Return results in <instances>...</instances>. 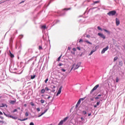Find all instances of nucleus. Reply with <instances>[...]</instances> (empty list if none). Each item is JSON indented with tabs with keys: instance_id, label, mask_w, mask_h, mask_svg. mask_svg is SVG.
<instances>
[{
	"instance_id": "f257e3e1",
	"label": "nucleus",
	"mask_w": 125,
	"mask_h": 125,
	"mask_svg": "<svg viewBox=\"0 0 125 125\" xmlns=\"http://www.w3.org/2000/svg\"><path fill=\"white\" fill-rule=\"evenodd\" d=\"M116 13H117L116 11H111L107 13V15H109V16H114V15H116Z\"/></svg>"
},
{
	"instance_id": "f03ea898",
	"label": "nucleus",
	"mask_w": 125,
	"mask_h": 125,
	"mask_svg": "<svg viewBox=\"0 0 125 125\" xmlns=\"http://www.w3.org/2000/svg\"><path fill=\"white\" fill-rule=\"evenodd\" d=\"M98 87H99V84H97L96 86H95L94 88L91 90L90 92V94H92V93L94 92V91L96 90Z\"/></svg>"
},
{
	"instance_id": "7ed1b4c3",
	"label": "nucleus",
	"mask_w": 125,
	"mask_h": 125,
	"mask_svg": "<svg viewBox=\"0 0 125 125\" xmlns=\"http://www.w3.org/2000/svg\"><path fill=\"white\" fill-rule=\"evenodd\" d=\"M81 62L77 63V64L75 65V67L73 69L74 71H75V70H77V69H79V67L81 66Z\"/></svg>"
},
{
	"instance_id": "20e7f679",
	"label": "nucleus",
	"mask_w": 125,
	"mask_h": 125,
	"mask_svg": "<svg viewBox=\"0 0 125 125\" xmlns=\"http://www.w3.org/2000/svg\"><path fill=\"white\" fill-rule=\"evenodd\" d=\"M109 49V46H107L105 48H104L101 52L102 54L105 53V51H107Z\"/></svg>"
},
{
	"instance_id": "39448f33",
	"label": "nucleus",
	"mask_w": 125,
	"mask_h": 125,
	"mask_svg": "<svg viewBox=\"0 0 125 125\" xmlns=\"http://www.w3.org/2000/svg\"><path fill=\"white\" fill-rule=\"evenodd\" d=\"M98 35L101 37V38H102V39H104V40H105V39H106V37H105L104 34L102 33H99L98 34Z\"/></svg>"
},
{
	"instance_id": "423d86ee",
	"label": "nucleus",
	"mask_w": 125,
	"mask_h": 125,
	"mask_svg": "<svg viewBox=\"0 0 125 125\" xmlns=\"http://www.w3.org/2000/svg\"><path fill=\"white\" fill-rule=\"evenodd\" d=\"M62 88H63V86H61L60 87V88H59V90H58V92L57 93V96H58V95H59V94H60V93H61V91L62 90Z\"/></svg>"
},
{
	"instance_id": "0eeeda50",
	"label": "nucleus",
	"mask_w": 125,
	"mask_h": 125,
	"mask_svg": "<svg viewBox=\"0 0 125 125\" xmlns=\"http://www.w3.org/2000/svg\"><path fill=\"white\" fill-rule=\"evenodd\" d=\"M116 26H119V25H120V20H119L118 18L116 19Z\"/></svg>"
},
{
	"instance_id": "6e6552de",
	"label": "nucleus",
	"mask_w": 125,
	"mask_h": 125,
	"mask_svg": "<svg viewBox=\"0 0 125 125\" xmlns=\"http://www.w3.org/2000/svg\"><path fill=\"white\" fill-rule=\"evenodd\" d=\"M0 107L3 108V107H6V108H7V104H0Z\"/></svg>"
},
{
	"instance_id": "1a4fd4ad",
	"label": "nucleus",
	"mask_w": 125,
	"mask_h": 125,
	"mask_svg": "<svg viewBox=\"0 0 125 125\" xmlns=\"http://www.w3.org/2000/svg\"><path fill=\"white\" fill-rule=\"evenodd\" d=\"M47 110H48V109H46V110H44V112L41 114V115L38 116L39 118H40V117H42V115H44V114H45V113L47 112Z\"/></svg>"
},
{
	"instance_id": "9d476101",
	"label": "nucleus",
	"mask_w": 125,
	"mask_h": 125,
	"mask_svg": "<svg viewBox=\"0 0 125 125\" xmlns=\"http://www.w3.org/2000/svg\"><path fill=\"white\" fill-rule=\"evenodd\" d=\"M10 118H11V119H13L14 120H17V117H13L12 115H10L9 117Z\"/></svg>"
},
{
	"instance_id": "9b49d317",
	"label": "nucleus",
	"mask_w": 125,
	"mask_h": 125,
	"mask_svg": "<svg viewBox=\"0 0 125 125\" xmlns=\"http://www.w3.org/2000/svg\"><path fill=\"white\" fill-rule=\"evenodd\" d=\"M27 120H28V118H24L23 119H19L18 120L19 121H21V122H23L24 121H27Z\"/></svg>"
},
{
	"instance_id": "f8f14e48",
	"label": "nucleus",
	"mask_w": 125,
	"mask_h": 125,
	"mask_svg": "<svg viewBox=\"0 0 125 125\" xmlns=\"http://www.w3.org/2000/svg\"><path fill=\"white\" fill-rule=\"evenodd\" d=\"M68 119H69V117H66L64 118L63 119V120H62V121H63V122L64 123H65V122H66V121H67V120H68Z\"/></svg>"
},
{
	"instance_id": "ddd939ff",
	"label": "nucleus",
	"mask_w": 125,
	"mask_h": 125,
	"mask_svg": "<svg viewBox=\"0 0 125 125\" xmlns=\"http://www.w3.org/2000/svg\"><path fill=\"white\" fill-rule=\"evenodd\" d=\"M40 92H41V93L43 94V93H44V92H45V90L44 89H42L41 90Z\"/></svg>"
},
{
	"instance_id": "4468645a",
	"label": "nucleus",
	"mask_w": 125,
	"mask_h": 125,
	"mask_svg": "<svg viewBox=\"0 0 125 125\" xmlns=\"http://www.w3.org/2000/svg\"><path fill=\"white\" fill-rule=\"evenodd\" d=\"M16 103V101H10L9 102V103H10L11 104H14Z\"/></svg>"
},
{
	"instance_id": "2eb2a0df",
	"label": "nucleus",
	"mask_w": 125,
	"mask_h": 125,
	"mask_svg": "<svg viewBox=\"0 0 125 125\" xmlns=\"http://www.w3.org/2000/svg\"><path fill=\"white\" fill-rule=\"evenodd\" d=\"M84 42H86V43H88L89 44H92V43L89 42L88 41H84Z\"/></svg>"
},
{
	"instance_id": "dca6fc26",
	"label": "nucleus",
	"mask_w": 125,
	"mask_h": 125,
	"mask_svg": "<svg viewBox=\"0 0 125 125\" xmlns=\"http://www.w3.org/2000/svg\"><path fill=\"white\" fill-rule=\"evenodd\" d=\"M64 124V122H63L62 120L59 123L58 125H62Z\"/></svg>"
},
{
	"instance_id": "f3484780",
	"label": "nucleus",
	"mask_w": 125,
	"mask_h": 125,
	"mask_svg": "<svg viewBox=\"0 0 125 125\" xmlns=\"http://www.w3.org/2000/svg\"><path fill=\"white\" fill-rule=\"evenodd\" d=\"M10 56L11 58H13L14 57V55L11 53V52L10 51Z\"/></svg>"
},
{
	"instance_id": "a211bd4d",
	"label": "nucleus",
	"mask_w": 125,
	"mask_h": 125,
	"mask_svg": "<svg viewBox=\"0 0 125 125\" xmlns=\"http://www.w3.org/2000/svg\"><path fill=\"white\" fill-rule=\"evenodd\" d=\"M75 66H76V63L73 64V65H72V68L70 70V72L71 71H72V70H73V69H74V68H75Z\"/></svg>"
},
{
	"instance_id": "6ab92c4d",
	"label": "nucleus",
	"mask_w": 125,
	"mask_h": 125,
	"mask_svg": "<svg viewBox=\"0 0 125 125\" xmlns=\"http://www.w3.org/2000/svg\"><path fill=\"white\" fill-rule=\"evenodd\" d=\"M61 57H62V55H61L58 58L57 60L58 62H59V61H60V59H61Z\"/></svg>"
},
{
	"instance_id": "aec40b11",
	"label": "nucleus",
	"mask_w": 125,
	"mask_h": 125,
	"mask_svg": "<svg viewBox=\"0 0 125 125\" xmlns=\"http://www.w3.org/2000/svg\"><path fill=\"white\" fill-rule=\"evenodd\" d=\"M119 58H118V57H115L114 58V60H113V61L114 62H115V61H117V60H118Z\"/></svg>"
},
{
	"instance_id": "412c9836",
	"label": "nucleus",
	"mask_w": 125,
	"mask_h": 125,
	"mask_svg": "<svg viewBox=\"0 0 125 125\" xmlns=\"http://www.w3.org/2000/svg\"><path fill=\"white\" fill-rule=\"evenodd\" d=\"M103 30H104V32H106V33H107V34H110V31H108V30H107L105 29H104Z\"/></svg>"
},
{
	"instance_id": "4be33fe9",
	"label": "nucleus",
	"mask_w": 125,
	"mask_h": 125,
	"mask_svg": "<svg viewBox=\"0 0 125 125\" xmlns=\"http://www.w3.org/2000/svg\"><path fill=\"white\" fill-rule=\"evenodd\" d=\"M99 2H100L99 1H95L93 2V4H96V3H99Z\"/></svg>"
},
{
	"instance_id": "5701e85b",
	"label": "nucleus",
	"mask_w": 125,
	"mask_h": 125,
	"mask_svg": "<svg viewBox=\"0 0 125 125\" xmlns=\"http://www.w3.org/2000/svg\"><path fill=\"white\" fill-rule=\"evenodd\" d=\"M36 78V75L31 76V80H33V79H35Z\"/></svg>"
},
{
	"instance_id": "b1692460",
	"label": "nucleus",
	"mask_w": 125,
	"mask_h": 125,
	"mask_svg": "<svg viewBox=\"0 0 125 125\" xmlns=\"http://www.w3.org/2000/svg\"><path fill=\"white\" fill-rule=\"evenodd\" d=\"M40 102L42 103V104H43V103H44V100L42 99L41 100Z\"/></svg>"
},
{
	"instance_id": "393cba45",
	"label": "nucleus",
	"mask_w": 125,
	"mask_h": 125,
	"mask_svg": "<svg viewBox=\"0 0 125 125\" xmlns=\"http://www.w3.org/2000/svg\"><path fill=\"white\" fill-rule=\"evenodd\" d=\"M3 114L4 115V116H5L6 117H8V118H9V116H10V115H7V114H5L4 112H3Z\"/></svg>"
},
{
	"instance_id": "a878e982",
	"label": "nucleus",
	"mask_w": 125,
	"mask_h": 125,
	"mask_svg": "<svg viewBox=\"0 0 125 125\" xmlns=\"http://www.w3.org/2000/svg\"><path fill=\"white\" fill-rule=\"evenodd\" d=\"M44 90L45 91L46 90V91H48V90H49V88H48L47 87H46Z\"/></svg>"
},
{
	"instance_id": "bb28decb",
	"label": "nucleus",
	"mask_w": 125,
	"mask_h": 125,
	"mask_svg": "<svg viewBox=\"0 0 125 125\" xmlns=\"http://www.w3.org/2000/svg\"><path fill=\"white\" fill-rule=\"evenodd\" d=\"M82 113L83 115H86V112L84 110L83 111Z\"/></svg>"
},
{
	"instance_id": "cd10ccee",
	"label": "nucleus",
	"mask_w": 125,
	"mask_h": 125,
	"mask_svg": "<svg viewBox=\"0 0 125 125\" xmlns=\"http://www.w3.org/2000/svg\"><path fill=\"white\" fill-rule=\"evenodd\" d=\"M98 30H99L100 31H102V28H101V27H100V26H98L97 27Z\"/></svg>"
},
{
	"instance_id": "c85d7f7f",
	"label": "nucleus",
	"mask_w": 125,
	"mask_h": 125,
	"mask_svg": "<svg viewBox=\"0 0 125 125\" xmlns=\"http://www.w3.org/2000/svg\"><path fill=\"white\" fill-rule=\"evenodd\" d=\"M95 51L92 50L90 52V53L89 54V56L91 55L93 52H94Z\"/></svg>"
},
{
	"instance_id": "c756f323",
	"label": "nucleus",
	"mask_w": 125,
	"mask_h": 125,
	"mask_svg": "<svg viewBox=\"0 0 125 125\" xmlns=\"http://www.w3.org/2000/svg\"><path fill=\"white\" fill-rule=\"evenodd\" d=\"M116 83H119V77L116 78Z\"/></svg>"
},
{
	"instance_id": "7c9ffc66",
	"label": "nucleus",
	"mask_w": 125,
	"mask_h": 125,
	"mask_svg": "<svg viewBox=\"0 0 125 125\" xmlns=\"http://www.w3.org/2000/svg\"><path fill=\"white\" fill-rule=\"evenodd\" d=\"M46 28V26L45 25H43L42 26V29H45Z\"/></svg>"
},
{
	"instance_id": "2f4dec72",
	"label": "nucleus",
	"mask_w": 125,
	"mask_h": 125,
	"mask_svg": "<svg viewBox=\"0 0 125 125\" xmlns=\"http://www.w3.org/2000/svg\"><path fill=\"white\" fill-rule=\"evenodd\" d=\"M77 104H78L79 105L81 104V99H79V100L78 101V102L77 103Z\"/></svg>"
},
{
	"instance_id": "473e14b6",
	"label": "nucleus",
	"mask_w": 125,
	"mask_h": 125,
	"mask_svg": "<svg viewBox=\"0 0 125 125\" xmlns=\"http://www.w3.org/2000/svg\"><path fill=\"white\" fill-rule=\"evenodd\" d=\"M28 116H29V113H28V112H26L25 113V116L28 117Z\"/></svg>"
},
{
	"instance_id": "72a5a7b5",
	"label": "nucleus",
	"mask_w": 125,
	"mask_h": 125,
	"mask_svg": "<svg viewBox=\"0 0 125 125\" xmlns=\"http://www.w3.org/2000/svg\"><path fill=\"white\" fill-rule=\"evenodd\" d=\"M90 101H94V98H91L90 99Z\"/></svg>"
},
{
	"instance_id": "f704fd0d",
	"label": "nucleus",
	"mask_w": 125,
	"mask_h": 125,
	"mask_svg": "<svg viewBox=\"0 0 125 125\" xmlns=\"http://www.w3.org/2000/svg\"><path fill=\"white\" fill-rule=\"evenodd\" d=\"M17 109H15L13 111V113H15V112H17Z\"/></svg>"
},
{
	"instance_id": "c9c22d12",
	"label": "nucleus",
	"mask_w": 125,
	"mask_h": 125,
	"mask_svg": "<svg viewBox=\"0 0 125 125\" xmlns=\"http://www.w3.org/2000/svg\"><path fill=\"white\" fill-rule=\"evenodd\" d=\"M30 104H31V106H34L35 105L33 102H31Z\"/></svg>"
},
{
	"instance_id": "e433bc0d",
	"label": "nucleus",
	"mask_w": 125,
	"mask_h": 125,
	"mask_svg": "<svg viewBox=\"0 0 125 125\" xmlns=\"http://www.w3.org/2000/svg\"><path fill=\"white\" fill-rule=\"evenodd\" d=\"M99 104H100V101L97 103L96 104L97 106H99Z\"/></svg>"
},
{
	"instance_id": "4c0bfd02",
	"label": "nucleus",
	"mask_w": 125,
	"mask_h": 125,
	"mask_svg": "<svg viewBox=\"0 0 125 125\" xmlns=\"http://www.w3.org/2000/svg\"><path fill=\"white\" fill-rule=\"evenodd\" d=\"M47 82H48V79L47 78L45 80V83H47Z\"/></svg>"
},
{
	"instance_id": "58836bf2",
	"label": "nucleus",
	"mask_w": 125,
	"mask_h": 125,
	"mask_svg": "<svg viewBox=\"0 0 125 125\" xmlns=\"http://www.w3.org/2000/svg\"><path fill=\"white\" fill-rule=\"evenodd\" d=\"M39 49L40 50L42 49V47L41 46H39Z\"/></svg>"
},
{
	"instance_id": "ea45409f",
	"label": "nucleus",
	"mask_w": 125,
	"mask_h": 125,
	"mask_svg": "<svg viewBox=\"0 0 125 125\" xmlns=\"http://www.w3.org/2000/svg\"><path fill=\"white\" fill-rule=\"evenodd\" d=\"M79 42H83V41L82 39H81V40L79 41Z\"/></svg>"
},
{
	"instance_id": "a19ab883",
	"label": "nucleus",
	"mask_w": 125,
	"mask_h": 125,
	"mask_svg": "<svg viewBox=\"0 0 125 125\" xmlns=\"http://www.w3.org/2000/svg\"><path fill=\"white\" fill-rule=\"evenodd\" d=\"M61 71H62V72H66V70L63 68L61 69Z\"/></svg>"
},
{
	"instance_id": "79ce46f5",
	"label": "nucleus",
	"mask_w": 125,
	"mask_h": 125,
	"mask_svg": "<svg viewBox=\"0 0 125 125\" xmlns=\"http://www.w3.org/2000/svg\"><path fill=\"white\" fill-rule=\"evenodd\" d=\"M37 110L38 112H40V111H41V109L39 107L37 108Z\"/></svg>"
},
{
	"instance_id": "37998d69",
	"label": "nucleus",
	"mask_w": 125,
	"mask_h": 125,
	"mask_svg": "<svg viewBox=\"0 0 125 125\" xmlns=\"http://www.w3.org/2000/svg\"><path fill=\"white\" fill-rule=\"evenodd\" d=\"M0 123H1V124H4V121H0Z\"/></svg>"
},
{
	"instance_id": "c03bdc74",
	"label": "nucleus",
	"mask_w": 125,
	"mask_h": 125,
	"mask_svg": "<svg viewBox=\"0 0 125 125\" xmlns=\"http://www.w3.org/2000/svg\"><path fill=\"white\" fill-rule=\"evenodd\" d=\"M3 2H5V0H2V1H0V3H3Z\"/></svg>"
},
{
	"instance_id": "a18cd8bd",
	"label": "nucleus",
	"mask_w": 125,
	"mask_h": 125,
	"mask_svg": "<svg viewBox=\"0 0 125 125\" xmlns=\"http://www.w3.org/2000/svg\"><path fill=\"white\" fill-rule=\"evenodd\" d=\"M86 38H90V35H86Z\"/></svg>"
},
{
	"instance_id": "49530a36",
	"label": "nucleus",
	"mask_w": 125,
	"mask_h": 125,
	"mask_svg": "<svg viewBox=\"0 0 125 125\" xmlns=\"http://www.w3.org/2000/svg\"><path fill=\"white\" fill-rule=\"evenodd\" d=\"M80 104H77L76 105V108H78V107H79Z\"/></svg>"
},
{
	"instance_id": "de8ad7c7",
	"label": "nucleus",
	"mask_w": 125,
	"mask_h": 125,
	"mask_svg": "<svg viewBox=\"0 0 125 125\" xmlns=\"http://www.w3.org/2000/svg\"><path fill=\"white\" fill-rule=\"evenodd\" d=\"M29 125H35L34 124V123H33V122H31Z\"/></svg>"
},
{
	"instance_id": "09e8293b",
	"label": "nucleus",
	"mask_w": 125,
	"mask_h": 125,
	"mask_svg": "<svg viewBox=\"0 0 125 125\" xmlns=\"http://www.w3.org/2000/svg\"><path fill=\"white\" fill-rule=\"evenodd\" d=\"M77 48L78 50H81V48L80 47H77Z\"/></svg>"
},
{
	"instance_id": "8fccbe9b",
	"label": "nucleus",
	"mask_w": 125,
	"mask_h": 125,
	"mask_svg": "<svg viewBox=\"0 0 125 125\" xmlns=\"http://www.w3.org/2000/svg\"><path fill=\"white\" fill-rule=\"evenodd\" d=\"M73 51H76L77 50L75 48H73Z\"/></svg>"
},
{
	"instance_id": "3c124183",
	"label": "nucleus",
	"mask_w": 125,
	"mask_h": 125,
	"mask_svg": "<svg viewBox=\"0 0 125 125\" xmlns=\"http://www.w3.org/2000/svg\"><path fill=\"white\" fill-rule=\"evenodd\" d=\"M62 65H63L62 63H59V64H58V66H62Z\"/></svg>"
},
{
	"instance_id": "603ef678",
	"label": "nucleus",
	"mask_w": 125,
	"mask_h": 125,
	"mask_svg": "<svg viewBox=\"0 0 125 125\" xmlns=\"http://www.w3.org/2000/svg\"><path fill=\"white\" fill-rule=\"evenodd\" d=\"M95 99H99V97L98 96L95 98Z\"/></svg>"
},
{
	"instance_id": "864d4df0",
	"label": "nucleus",
	"mask_w": 125,
	"mask_h": 125,
	"mask_svg": "<svg viewBox=\"0 0 125 125\" xmlns=\"http://www.w3.org/2000/svg\"><path fill=\"white\" fill-rule=\"evenodd\" d=\"M67 49L68 50H71V48L70 47H68Z\"/></svg>"
},
{
	"instance_id": "5fc2aeb1",
	"label": "nucleus",
	"mask_w": 125,
	"mask_h": 125,
	"mask_svg": "<svg viewBox=\"0 0 125 125\" xmlns=\"http://www.w3.org/2000/svg\"><path fill=\"white\" fill-rule=\"evenodd\" d=\"M91 115V113H89L88 114V117H90V115Z\"/></svg>"
},
{
	"instance_id": "6e6d98bb",
	"label": "nucleus",
	"mask_w": 125,
	"mask_h": 125,
	"mask_svg": "<svg viewBox=\"0 0 125 125\" xmlns=\"http://www.w3.org/2000/svg\"><path fill=\"white\" fill-rule=\"evenodd\" d=\"M25 2L24 1H22L20 3V4H21V3H23V2Z\"/></svg>"
},
{
	"instance_id": "4d7b16f0",
	"label": "nucleus",
	"mask_w": 125,
	"mask_h": 125,
	"mask_svg": "<svg viewBox=\"0 0 125 125\" xmlns=\"http://www.w3.org/2000/svg\"><path fill=\"white\" fill-rule=\"evenodd\" d=\"M81 120H82V121H83V120H84V119H83V117H81Z\"/></svg>"
},
{
	"instance_id": "13d9d810",
	"label": "nucleus",
	"mask_w": 125,
	"mask_h": 125,
	"mask_svg": "<svg viewBox=\"0 0 125 125\" xmlns=\"http://www.w3.org/2000/svg\"><path fill=\"white\" fill-rule=\"evenodd\" d=\"M98 96L99 97V96H102V94H99L98 95Z\"/></svg>"
},
{
	"instance_id": "bf43d9fd",
	"label": "nucleus",
	"mask_w": 125,
	"mask_h": 125,
	"mask_svg": "<svg viewBox=\"0 0 125 125\" xmlns=\"http://www.w3.org/2000/svg\"><path fill=\"white\" fill-rule=\"evenodd\" d=\"M0 115H3L2 112H1V111H0Z\"/></svg>"
},
{
	"instance_id": "052dcab7",
	"label": "nucleus",
	"mask_w": 125,
	"mask_h": 125,
	"mask_svg": "<svg viewBox=\"0 0 125 125\" xmlns=\"http://www.w3.org/2000/svg\"><path fill=\"white\" fill-rule=\"evenodd\" d=\"M94 107L95 108H96V107H97V104H96V105H94Z\"/></svg>"
},
{
	"instance_id": "680f3d73",
	"label": "nucleus",
	"mask_w": 125,
	"mask_h": 125,
	"mask_svg": "<svg viewBox=\"0 0 125 125\" xmlns=\"http://www.w3.org/2000/svg\"><path fill=\"white\" fill-rule=\"evenodd\" d=\"M24 107H27V104H24Z\"/></svg>"
},
{
	"instance_id": "e2e57ef3",
	"label": "nucleus",
	"mask_w": 125,
	"mask_h": 125,
	"mask_svg": "<svg viewBox=\"0 0 125 125\" xmlns=\"http://www.w3.org/2000/svg\"><path fill=\"white\" fill-rule=\"evenodd\" d=\"M51 97H50V96H49L48 98L47 99H49Z\"/></svg>"
},
{
	"instance_id": "0e129e2a",
	"label": "nucleus",
	"mask_w": 125,
	"mask_h": 125,
	"mask_svg": "<svg viewBox=\"0 0 125 125\" xmlns=\"http://www.w3.org/2000/svg\"><path fill=\"white\" fill-rule=\"evenodd\" d=\"M81 100H84V98L80 99Z\"/></svg>"
},
{
	"instance_id": "69168bd1",
	"label": "nucleus",
	"mask_w": 125,
	"mask_h": 125,
	"mask_svg": "<svg viewBox=\"0 0 125 125\" xmlns=\"http://www.w3.org/2000/svg\"><path fill=\"white\" fill-rule=\"evenodd\" d=\"M18 110H20V107H17Z\"/></svg>"
},
{
	"instance_id": "338daca9",
	"label": "nucleus",
	"mask_w": 125,
	"mask_h": 125,
	"mask_svg": "<svg viewBox=\"0 0 125 125\" xmlns=\"http://www.w3.org/2000/svg\"><path fill=\"white\" fill-rule=\"evenodd\" d=\"M55 87H56L54 85L53 86V88H55Z\"/></svg>"
},
{
	"instance_id": "774afa93",
	"label": "nucleus",
	"mask_w": 125,
	"mask_h": 125,
	"mask_svg": "<svg viewBox=\"0 0 125 125\" xmlns=\"http://www.w3.org/2000/svg\"><path fill=\"white\" fill-rule=\"evenodd\" d=\"M55 91V90H53V92H54Z\"/></svg>"
}]
</instances>
